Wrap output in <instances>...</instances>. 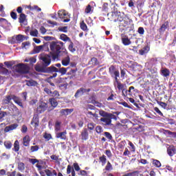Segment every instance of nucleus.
Listing matches in <instances>:
<instances>
[{
    "label": "nucleus",
    "instance_id": "21",
    "mask_svg": "<svg viewBox=\"0 0 176 176\" xmlns=\"http://www.w3.org/2000/svg\"><path fill=\"white\" fill-rule=\"evenodd\" d=\"M65 56H67L62 60V65L64 67H67V65H69V63H71V58H69V56H68V54Z\"/></svg>",
    "mask_w": 176,
    "mask_h": 176
},
{
    "label": "nucleus",
    "instance_id": "39",
    "mask_svg": "<svg viewBox=\"0 0 176 176\" xmlns=\"http://www.w3.org/2000/svg\"><path fill=\"white\" fill-rule=\"evenodd\" d=\"M30 136H25L23 138V145L24 146H28L30 145Z\"/></svg>",
    "mask_w": 176,
    "mask_h": 176
},
{
    "label": "nucleus",
    "instance_id": "46",
    "mask_svg": "<svg viewBox=\"0 0 176 176\" xmlns=\"http://www.w3.org/2000/svg\"><path fill=\"white\" fill-rule=\"evenodd\" d=\"M139 174H140V171L136 170L131 173H128L124 175L123 176H138Z\"/></svg>",
    "mask_w": 176,
    "mask_h": 176
},
{
    "label": "nucleus",
    "instance_id": "42",
    "mask_svg": "<svg viewBox=\"0 0 176 176\" xmlns=\"http://www.w3.org/2000/svg\"><path fill=\"white\" fill-rule=\"evenodd\" d=\"M100 162L102 163V166L107 164V156L105 155H102V156L99 157Z\"/></svg>",
    "mask_w": 176,
    "mask_h": 176
},
{
    "label": "nucleus",
    "instance_id": "51",
    "mask_svg": "<svg viewBox=\"0 0 176 176\" xmlns=\"http://www.w3.org/2000/svg\"><path fill=\"white\" fill-rule=\"evenodd\" d=\"M126 146V140H122L118 144V148L123 149Z\"/></svg>",
    "mask_w": 176,
    "mask_h": 176
},
{
    "label": "nucleus",
    "instance_id": "37",
    "mask_svg": "<svg viewBox=\"0 0 176 176\" xmlns=\"http://www.w3.org/2000/svg\"><path fill=\"white\" fill-rule=\"evenodd\" d=\"M99 115L100 116H102V118H107V117H109L111 115H112V113H108L107 111H104V110H102V111H99Z\"/></svg>",
    "mask_w": 176,
    "mask_h": 176
},
{
    "label": "nucleus",
    "instance_id": "30",
    "mask_svg": "<svg viewBox=\"0 0 176 176\" xmlns=\"http://www.w3.org/2000/svg\"><path fill=\"white\" fill-rule=\"evenodd\" d=\"M133 131H139V133H142V131H145L144 126L142 125H138L136 126L133 127Z\"/></svg>",
    "mask_w": 176,
    "mask_h": 176
},
{
    "label": "nucleus",
    "instance_id": "48",
    "mask_svg": "<svg viewBox=\"0 0 176 176\" xmlns=\"http://www.w3.org/2000/svg\"><path fill=\"white\" fill-rule=\"evenodd\" d=\"M111 170H113V168L112 167V164H111V162H108L105 166V170L111 171Z\"/></svg>",
    "mask_w": 176,
    "mask_h": 176
},
{
    "label": "nucleus",
    "instance_id": "24",
    "mask_svg": "<svg viewBox=\"0 0 176 176\" xmlns=\"http://www.w3.org/2000/svg\"><path fill=\"white\" fill-rule=\"evenodd\" d=\"M15 43H21L25 39V36L23 34H18L15 36Z\"/></svg>",
    "mask_w": 176,
    "mask_h": 176
},
{
    "label": "nucleus",
    "instance_id": "54",
    "mask_svg": "<svg viewBox=\"0 0 176 176\" xmlns=\"http://www.w3.org/2000/svg\"><path fill=\"white\" fill-rule=\"evenodd\" d=\"M4 146H6V149H11L12 148V142H10V141L5 142Z\"/></svg>",
    "mask_w": 176,
    "mask_h": 176
},
{
    "label": "nucleus",
    "instance_id": "32",
    "mask_svg": "<svg viewBox=\"0 0 176 176\" xmlns=\"http://www.w3.org/2000/svg\"><path fill=\"white\" fill-rule=\"evenodd\" d=\"M13 96L14 95H8L6 97V98L3 100V102H4V104H10V101H12V100H13Z\"/></svg>",
    "mask_w": 176,
    "mask_h": 176
},
{
    "label": "nucleus",
    "instance_id": "52",
    "mask_svg": "<svg viewBox=\"0 0 176 176\" xmlns=\"http://www.w3.org/2000/svg\"><path fill=\"white\" fill-rule=\"evenodd\" d=\"M58 31L60 32H68V27L67 26H63V27H59L58 28Z\"/></svg>",
    "mask_w": 176,
    "mask_h": 176
},
{
    "label": "nucleus",
    "instance_id": "4",
    "mask_svg": "<svg viewBox=\"0 0 176 176\" xmlns=\"http://www.w3.org/2000/svg\"><path fill=\"white\" fill-rule=\"evenodd\" d=\"M68 68H65V67H60L59 69H57V67H52V69H51V72H50V74L52 76H50V79H53V78H56L57 77V72H59V74H61V75H65V74H67V69H68Z\"/></svg>",
    "mask_w": 176,
    "mask_h": 176
},
{
    "label": "nucleus",
    "instance_id": "58",
    "mask_svg": "<svg viewBox=\"0 0 176 176\" xmlns=\"http://www.w3.org/2000/svg\"><path fill=\"white\" fill-rule=\"evenodd\" d=\"M157 104H159V105H160V107H162L164 109H166V108H167V103H166L164 102H157Z\"/></svg>",
    "mask_w": 176,
    "mask_h": 176
},
{
    "label": "nucleus",
    "instance_id": "27",
    "mask_svg": "<svg viewBox=\"0 0 176 176\" xmlns=\"http://www.w3.org/2000/svg\"><path fill=\"white\" fill-rule=\"evenodd\" d=\"M70 173H72V176L76 175V173H75V170L74 169V167L71 166V165H68L67 168V174L69 175Z\"/></svg>",
    "mask_w": 176,
    "mask_h": 176
},
{
    "label": "nucleus",
    "instance_id": "25",
    "mask_svg": "<svg viewBox=\"0 0 176 176\" xmlns=\"http://www.w3.org/2000/svg\"><path fill=\"white\" fill-rule=\"evenodd\" d=\"M58 16L59 19H61L63 20V19H65V17H67V16H68V14L67 12H65V10H61L58 12Z\"/></svg>",
    "mask_w": 176,
    "mask_h": 176
},
{
    "label": "nucleus",
    "instance_id": "20",
    "mask_svg": "<svg viewBox=\"0 0 176 176\" xmlns=\"http://www.w3.org/2000/svg\"><path fill=\"white\" fill-rule=\"evenodd\" d=\"M56 138H60V140H67V131L63 132L57 133L56 135Z\"/></svg>",
    "mask_w": 176,
    "mask_h": 176
},
{
    "label": "nucleus",
    "instance_id": "29",
    "mask_svg": "<svg viewBox=\"0 0 176 176\" xmlns=\"http://www.w3.org/2000/svg\"><path fill=\"white\" fill-rule=\"evenodd\" d=\"M161 74L164 78H167L168 76H170V70L167 68H164L161 70Z\"/></svg>",
    "mask_w": 176,
    "mask_h": 176
},
{
    "label": "nucleus",
    "instance_id": "38",
    "mask_svg": "<svg viewBox=\"0 0 176 176\" xmlns=\"http://www.w3.org/2000/svg\"><path fill=\"white\" fill-rule=\"evenodd\" d=\"M19 171H24L25 170V164L23 162H18Z\"/></svg>",
    "mask_w": 176,
    "mask_h": 176
},
{
    "label": "nucleus",
    "instance_id": "31",
    "mask_svg": "<svg viewBox=\"0 0 176 176\" xmlns=\"http://www.w3.org/2000/svg\"><path fill=\"white\" fill-rule=\"evenodd\" d=\"M60 39H61V41H63V42H71V38L68 37V36H67V34H62L60 36Z\"/></svg>",
    "mask_w": 176,
    "mask_h": 176
},
{
    "label": "nucleus",
    "instance_id": "3",
    "mask_svg": "<svg viewBox=\"0 0 176 176\" xmlns=\"http://www.w3.org/2000/svg\"><path fill=\"white\" fill-rule=\"evenodd\" d=\"M118 24L119 27H129L131 23H133V20H131L129 16L124 14V13H121L120 14V17L118 19Z\"/></svg>",
    "mask_w": 176,
    "mask_h": 176
},
{
    "label": "nucleus",
    "instance_id": "60",
    "mask_svg": "<svg viewBox=\"0 0 176 176\" xmlns=\"http://www.w3.org/2000/svg\"><path fill=\"white\" fill-rule=\"evenodd\" d=\"M30 163H32V164H35L36 163H39V160L34 158H30L29 159Z\"/></svg>",
    "mask_w": 176,
    "mask_h": 176
},
{
    "label": "nucleus",
    "instance_id": "2",
    "mask_svg": "<svg viewBox=\"0 0 176 176\" xmlns=\"http://www.w3.org/2000/svg\"><path fill=\"white\" fill-rule=\"evenodd\" d=\"M51 52V56L52 57V60L56 61V60H58V57L60 56H67L68 54V51L65 48H64V43L62 41L54 43L53 42L50 45Z\"/></svg>",
    "mask_w": 176,
    "mask_h": 176
},
{
    "label": "nucleus",
    "instance_id": "14",
    "mask_svg": "<svg viewBox=\"0 0 176 176\" xmlns=\"http://www.w3.org/2000/svg\"><path fill=\"white\" fill-rule=\"evenodd\" d=\"M80 135L82 141H87L89 140V131L87 129L84 128L81 131Z\"/></svg>",
    "mask_w": 176,
    "mask_h": 176
},
{
    "label": "nucleus",
    "instance_id": "34",
    "mask_svg": "<svg viewBox=\"0 0 176 176\" xmlns=\"http://www.w3.org/2000/svg\"><path fill=\"white\" fill-rule=\"evenodd\" d=\"M68 50H69L71 53H75V52H76V48L74 46V42H72V41H69Z\"/></svg>",
    "mask_w": 176,
    "mask_h": 176
},
{
    "label": "nucleus",
    "instance_id": "11",
    "mask_svg": "<svg viewBox=\"0 0 176 176\" xmlns=\"http://www.w3.org/2000/svg\"><path fill=\"white\" fill-rule=\"evenodd\" d=\"M121 41L124 46H129L131 45V41L129 38V36L124 34H121Z\"/></svg>",
    "mask_w": 176,
    "mask_h": 176
},
{
    "label": "nucleus",
    "instance_id": "7",
    "mask_svg": "<svg viewBox=\"0 0 176 176\" xmlns=\"http://www.w3.org/2000/svg\"><path fill=\"white\" fill-rule=\"evenodd\" d=\"M115 118H116V116L111 114L109 116V117L107 116L100 118V122H102V124L104 126H111V124H112V119H115Z\"/></svg>",
    "mask_w": 176,
    "mask_h": 176
},
{
    "label": "nucleus",
    "instance_id": "49",
    "mask_svg": "<svg viewBox=\"0 0 176 176\" xmlns=\"http://www.w3.org/2000/svg\"><path fill=\"white\" fill-rule=\"evenodd\" d=\"M1 68V74L2 75H8L9 74V70L5 67H3L2 65L0 66Z\"/></svg>",
    "mask_w": 176,
    "mask_h": 176
},
{
    "label": "nucleus",
    "instance_id": "64",
    "mask_svg": "<svg viewBox=\"0 0 176 176\" xmlns=\"http://www.w3.org/2000/svg\"><path fill=\"white\" fill-rule=\"evenodd\" d=\"M30 35L32 36H38V30H35L31 31L30 32Z\"/></svg>",
    "mask_w": 176,
    "mask_h": 176
},
{
    "label": "nucleus",
    "instance_id": "26",
    "mask_svg": "<svg viewBox=\"0 0 176 176\" xmlns=\"http://www.w3.org/2000/svg\"><path fill=\"white\" fill-rule=\"evenodd\" d=\"M43 47H45L44 45L34 47L33 50L34 54H38V53H40L41 50H43Z\"/></svg>",
    "mask_w": 176,
    "mask_h": 176
},
{
    "label": "nucleus",
    "instance_id": "47",
    "mask_svg": "<svg viewBox=\"0 0 176 176\" xmlns=\"http://www.w3.org/2000/svg\"><path fill=\"white\" fill-rule=\"evenodd\" d=\"M39 151V146H30V152L32 153L34 152H38Z\"/></svg>",
    "mask_w": 176,
    "mask_h": 176
},
{
    "label": "nucleus",
    "instance_id": "41",
    "mask_svg": "<svg viewBox=\"0 0 176 176\" xmlns=\"http://www.w3.org/2000/svg\"><path fill=\"white\" fill-rule=\"evenodd\" d=\"M8 20L6 19L0 18V27H5V25H8Z\"/></svg>",
    "mask_w": 176,
    "mask_h": 176
},
{
    "label": "nucleus",
    "instance_id": "13",
    "mask_svg": "<svg viewBox=\"0 0 176 176\" xmlns=\"http://www.w3.org/2000/svg\"><path fill=\"white\" fill-rule=\"evenodd\" d=\"M116 82L117 84V89H118L119 91H122V94L126 91V84H123L119 81L118 78L116 80Z\"/></svg>",
    "mask_w": 176,
    "mask_h": 176
},
{
    "label": "nucleus",
    "instance_id": "19",
    "mask_svg": "<svg viewBox=\"0 0 176 176\" xmlns=\"http://www.w3.org/2000/svg\"><path fill=\"white\" fill-rule=\"evenodd\" d=\"M167 153L169 156L173 157L176 153L175 147L173 145L169 146L167 148Z\"/></svg>",
    "mask_w": 176,
    "mask_h": 176
},
{
    "label": "nucleus",
    "instance_id": "61",
    "mask_svg": "<svg viewBox=\"0 0 176 176\" xmlns=\"http://www.w3.org/2000/svg\"><path fill=\"white\" fill-rule=\"evenodd\" d=\"M26 85H27V86H35V85H36V82L28 80V81H27Z\"/></svg>",
    "mask_w": 176,
    "mask_h": 176
},
{
    "label": "nucleus",
    "instance_id": "56",
    "mask_svg": "<svg viewBox=\"0 0 176 176\" xmlns=\"http://www.w3.org/2000/svg\"><path fill=\"white\" fill-rule=\"evenodd\" d=\"M138 32L140 35H144L145 34V30H144V28L140 27L138 28Z\"/></svg>",
    "mask_w": 176,
    "mask_h": 176
},
{
    "label": "nucleus",
    "instance_id": "10",
    "mask_svg": "<svg viewBox=\"0 0 176 176\" xmlns=\"http://www.w3.org/2000/svg\"><path fill=\"white\" fill-rule=\"evenodd\" d=\"M89 91H91V89H85L81 87L76 91L74 97L75 98H78V97H80V96H83L84 93H89Z\"/></svg>",
    "mask_w": 176,
    "mask_h": 176
},
{
    "label": "nucleus",
    "instance_id": "63",
    "mask_svg": "<svg viewBox=\"0 0 176 176\" xmlns=\"http://www.w3.org/2000/svg\"><path fill=\"white\" fill-rule=\"evenodd\" d=\"M45 173L47 176H53V173L52 172V170H50L49 169H45Z\"/></svg>",
    "mask_w": 176,
    "mask_h": 176
},
{
    "label": "nucleus",
    "instance_id": "50",
    "mask_svg": "<svg viewBox=\"0 0 176 176\" xmlns=\"http://www.w3.org/2000/svg\"><path fill=\"white\" fill-rule=\"evenodd\" d=\"M118 104L120 105H123V107H124L125 108H129V109H131V106L129 105V104L125 101L119 102Z\"/></svg>",
    "mask_w": 176,
    "mask_h": 176
},
{
    "label": "nucleus",
    "instance_id": "33",
    "mask_svg": "<svg viewBox=\"0 0 176 176\" xmlns=\"http://www.w3.org/2000/svg\"><path fill=\"white\" fill-rule=\"evenodd\" d=\"M12 151H14V152H19V151H20V142H19V140L14 142Z\"/></svg>",
    "mask_w": 176,
    "mask_h": 176
},
{
    "label": "nucleus",
    "instance_id": "55",
    "mask_svg": "<svg viewBox=\"0 0 176 176\" xmlns=\"http://www.w3.org/2000/svg\"><path fill=\"white\" fill-rule=\"evenodd\" d=\"M43 137L47 141H50V140H52V135L50 133H45Z\"/></svg>",
    "mask_w": 176,
    "mask_h": 176
},
{
    "label": "nucleus",
    "instance_id": "16",
    "mask_svg": "<svg viewBox=\"0 0 176 176\" xmlns=\"http://www.w3.org/2000/svg\"><path fill=\"white\" fill-rule=\"evenodd\" d=\"M131 89H134V87H130L129 89H125L124 92H123L122 94L123 97H133V91L131 90Z\"/></svg>",
    "mask_w": 176,
    "mask_h": 176
},
{
    "label": "nucleus",
    "instance_id": "57",
    "mask_svg": "<svg viewBox=\"0 0 176 176\" xmlns=\"http://www.w3.org/2000/svg\"><path fill=\"white\" fill-rule=\"evenodd\" d=\"M96 131L98 133V134H101L102 132V127L101 126H97L96 127Z\"/></svg>",
    "mask_w": 176,
    "mask_h": 176
},
{
    "label": "nucleus",
    "instance_id": "44",
    "mask_svg": "<svg viewBox=\"0 0 176 176\" xmlns=\"http://www.w3.org/2000/svg\"><path fill=\"white\" fill-rule=\"evenodd\" d=\"M50 96L51 97H53V98L58 99V98L60 97V93L58 92V91L55 90L52 91V94Z\"/></svg>",
    "mask_w": 176,
    "mask_h": 176
},
{
    "label": "nucleus",
    "instance_id": "59",
    "mask_svg": "<svg viewBox=\"0 0 176 176\" xmlns=\"http://www.w3.org/2000/svg\"><path fill=\"white\" fill-rule=\"evenodd\" d=\"M5 116H8V113L6 111H0V120L3 119Z\"/></svg>",
    "mask_w": 176,
    "mask_h": 176
},
{
    "label": "nucleus",
    "instance_id": "18",
    "mask_svg": "<svg viewBox=\"0 0 176 176\" xmlns=\"http://www.w3.org/2000/svg\"><path fill=\"white\" fill-rule=\"evenodd\" d=\"M19 127V124H12L10 126H7L4 129V133H9V131H12V130H16V128Z\"/></svg>",
    "mask_w": 176,
    "mask_h": 176
},
{
    "label": "nucleus",
    "instance_id": "28",
    "mask_svg": "<svg viewBox=\"0 0 176 176\" xmlns=\"http://www.w3.org/2000/svg\"><path fill=\"white\" fill-rule=\"evenodd\" d=\"M168 27V21H166V22H164V23H163L162 25V26L159 29V32L161 33L164 32V31H166V30H167Z\"/></svg>",
    "mask_w": 176,
    "mask_h": 176
},
{
    "label": "nucleus",
    "instance_id": "22",
    "mask_svg": "<svg viewBox=\"0 0 176 176\" xmlns=\"http://www.w3.org/2000/svg\"><path fill=\"white\" fill-rule=\"evenodd\" d=\"M49 102L52 107L53 109L58 105V102H57V99L54 98H51L49 99Z\"/></svg>",
    "mask_w": 176,
    "mask_h": 176
},
{
    "label": "nucleus",
    "instance_id": "15",
    "mask_svg": "<svg viewBox=\"0 0 176 176\" xmlns=\"http://www.w3.org/2000/svg\"><path fill=\"white\" fill-rule=\"evenodd\" d=\"M74 112V109H62L60 111V116H68L70 113Z\"/></svg>",
    "mask_w": 176,
    "mask_h": 176
},
{
    "label": "nucleus",
    "instance_id": "45",
    "mask_svg": "<svg viewBox=\"0 0 176 176\" xmlns=\"http://www.w3.org/2000/svg\"><path fill=\"white\" fill-rule=\"evenodd\" d=\"M80 27L82 31H87V25H86L85 21L80 23Z\"/></svg>",
    "mask_w": 176,
    "mask_h": 176
},
{
    "label": "nucleus",
    "instance_id": "53",
    "mask_svg": "<svg viewBox=\"0 0 176 176\" xmlns=\"http://www.w3.org/2000/svg\"><path fill=\"white\" fill-rule=\"evenodd\" d=\"M5 65L7 67V68H10V67H13L14 62L13 61H6L4 62Z\"/></svg>",
    "mask_w": 176,
    "mask_h": 176
},
{
    "label": "nucleus",
    "instance_id": "5",
    "mask_svg": "<svg viewBox=\"0 0 176 176\" xmlns=\"http://www.w3.org/2000/svg\"><path fill=\"white\" fill-rule=\"evenodd\" d=\"M17 68V72L19 74H28L30 72V67L28 65L24 63H19L16 65Z\"/></svg>",
    "mask_w": 176,
    "mask_h": 176
},
{
    "label": "nucleus",
    "instance_id": "62",
    "mask_svg": "<svg viewBox=\"0 0 176 176\" xmlns=\"http://www.w3.org/2000/svg\"><path fill=\"white\" fill-rule=\"evenodd\" d=\"M87 127L89 130H94V123L93 122L88 123Z\"/></svg>",
    "mask_w": 176,
    "mask_h": 176
},
{
    "label": "nucleus",
    "instance_id": "43",
    "mask_svg": "<svg viewBox=\"0 0 176 176\" xmlns=\"http://www.w3.org/2000/svg\"><path fill=\"white\" fill-rule=\"evenodd\" d=\"M153 165L157 168H159V167H162V163H160V161L157 160H153Z\"/></svg>",
    "mask_w": 176,
    "mask_h": 176
},
{
    "label": "nucleus",
    "instance_id": "8",
    "mask_svg": "<svg viewBox=\"0 0 176 176\" xmlns=\"http://www.w3.org/2000/svg\"><path fill=\"white\" fill-rule=\"evenodd\" d=\"M109 72L111 76H115V79H118L120 76L119 70L116 69V67L113 65H111L109 68Z\"/></svg>",
    "mask_w": 176,
    "mask_h": 176
},
{
    "label": "nucleus",
    "instance_id": "36",
    "mask_svg": "<svg viewBox=\"0 0 176 176\" xmlns=\"http://www.w3.org/2000/svg\"><path fill=\"white\" fill-rule=\"evenodd\" d=\"M55 131H60L61 130V121L56 120L54 126Z\"/></svg>",
    "mask_w": 176,
    "mask_h": 176
},
{
    "label": "nucleus",
    "instance_id": "40",
    "mask_svg": "<svg viewBox=\"0 0 176 176\" xmlns=\"http://www.w3.org/2000/svg\"><path fill=\"white\" fill-rule=\"evenodd\" d=\"M91 12H93V7H91V6L89 4L86 6L85 13H86V14H89V13H91Z\"/></svg>",
    "mask_w": 176,
    "mask_h": 176
},
{
    "label": "nucleus",
    "instance_id": "17",
    "mask_svg": "<svg viewBox=\"0 0 176 176\" xmlns=\"http://www.w3.org/2000/svg\"><path fill=\"white\" fill-rule=\"evenodd\" d=\"M27 22V15H25V14H20L19 17V23H20V24H24L26 25Z\"/></svg>",
    "mask_w": 176,
    "mask_h": 176
},
{
    "label": "nucleus",
    "instance_id": "23",
    "mask_svg": "<svg viewBox=\"0 0 176 176\" xmlns=\"http://www.w3.org/2000/svg\"><path fill=\"white\" fill-rule=\"evenodd\" d=\"M13 101L15 102V104H17L19 107L21 108H24V106L23 105V102H21V100H20V98L13 96Z\"/></svg>",
    "mask_w": 176,
    "mask_h": 176
},
{
    "label": "nucleus",
    "instance_id": "12",
    "mask_svg": "<svg viewBox=\"0 0 176 176\" xmlns=\"http://www.w3.org/2000/svg\"><path fill=\"white\" fill-rule=\"evenodd\" d=\"M30 124H32L34 129L39 127V116H38V114L34 115Z\"/></svg>",
    "mask_w": 176,
    "mask_h": 176
},
{
    "label": "nucleus",
    "instance_id": "6",
    "mask_svg": "<svg viewBox=\"0 0 176 176\" xmlns=\"http://www.w3.org/2000/svg\"><path fill=\"white\" fill-rule=\"evenodd\" d=\"M120 12H112L111 14H107L108 19L113 23H118L119 21V17H120Z\"/></svg>",
    "mask_w": 176,
    "mask_h": 176
},
{
    "label": "nucleus",
    "instance_id": "1",
    "mask_svg": "<svg viewBox=\"0 0 176 176\" xmlns=\"http://www.w3.org/2000/svg\"><path fill=\"white\" fill-rule=\"evenodd\" d=\"M38 58L42 61V65H36L34 67L35 71L43 74H50L54 67L53 66L49 67L52 64V56L47 54L43 53L38 56Z\"/></svg>",
    "mask_w": 176,
    "mask_h": 176
},
{
    "label": "nucleus",
    "instance_id": "35",
    "mask_svg": "<svg viewBox=\"0 0 176 176\" xmlns=\"http://www.w3.org/2000/svg\"><path fill=\"white\" fill-rule=\"evenodd\" d=\"M149 52V47L148 46H145L142 50H139V53L141 56H144V54H146Z\"/></svg>",
    "mask_w": 176,
    "mask_h": 176
},
{
    "label": "nucleus",
    "instance_id": "9",
    "mask_svg": "<svg viewBox=\"0 0 176 176\" xmlns=\"http://www.w3.org/2000/svg\"><path fill=\"white\" fill-rule=\"evenodd\" d=\"M48 107L49 106L47 105V103L45 102H41L38 106L37 107L36 113H43V112H45V111H46Z\"/></svg>",
    "mask_w": 176,
    "mask_h": 176
}]
</instances>
